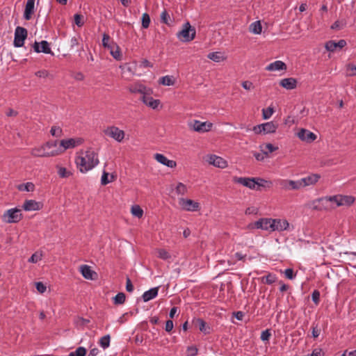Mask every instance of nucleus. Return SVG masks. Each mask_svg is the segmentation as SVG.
<instances>
[{
	"label": "nucleus",
	"mask_w": 356,
	"mask_h": 356,
	"mask_svg": "<svg viewBox=\"0 0 356 356\" xmlns=\"http://www.w3.org/2000/svg\"><path fill=\"white\" fill-rule=\"evenodd\" d=\"M77 168L82 173L94 168L99 163L98 155L92 149H88L86 152H82L76 159Z\"/></svg>",
	"instance_id": "f257e3e1"
},
{
	"label": "nucleus",
	"mask_w": 356,
	"mask_h": 356,
	"mask_svg": "<svg viewBox=\"0 0 356 356\" xmlns=\"http://www.w3.org/2000/svg\"><path fill=\"white\" fill-rule=\"evenodd\" d=\"M196 34L195 28L192 27L188 22L184 23L182 26V29L177 33V37L181 42H191L192 41Z\"/></svg>",
	"instance_id": "f03ea898"
},
{
	"label": "nucleus",
	"mask_w": 356,
	"mask_h": 356,
	"mask_svg": "<svg viewBox=\"0 0 356 356\" xmlns=\"http://www.w3.org/2000/svg\"><path fill=\"white\" fill-rule=\"evenodd\" d=\"M274 221L273 218H261L254 222L250 223L248 225L249 229H260L265 231L273 232V225Z\"/></svg>",
	"instance_id": "7ed1b4c3"
},
{
	"label": "nucleus",
	"mask_w": 356,
	"mask_h": 356,
	"mask_svg": "<svg viewBox=\"0 0 356 356\" xmlns=\"http://www.w3.org/2000/svg\"><path fill=\"white\" fill-rule=\"evenodd\" d=\"M3 220L8 223H16L19 222L22 218L21 210L17 208H13L7 210L3 216Z\"/></svg>",
	"instance_id": "20e7f679"
},
{
	"label": "nucleus",
	"mask_w": 356,
	"mask_h": 356,
	"mask_svg": "<svg viewBox=\"0 0 356 356\" xmlns=\"http://www.w3.org/2000/svg\"><path fill=\"white\" fill-rule=\"evenodd\" d=\"M105 135L114 139L117 142H122L124 140L125 134L123 130L120 129L118 127L115 126L108 127L104 131Z\"/></svg>",
	"instance_id": "39448f33"
},
{
	"label": "nucleus",
	"mask_w": 356,
	"mask_h": 356,
	"mask_svg": "<svg viewBox=\"0 0 356 356\" xmlns=\"http://www.w3.org/2000/svg\"><path fill=\"white\" fill-rule=\"evenodd\" d=\"M27 37V30L21 26H17L15 31L14 46L21 47L24 44V40Z\"/></svg>",
	"instance_id": "423d86ee"
},
{
	"label": "nucleus",
	"mask_w": 356,
	"mask_h": 356,
	"mask_svg": "<svg viewBox=\"0 0 356 356\" xmlns=\"http://www.w3.org/2000/svg\"><path fill=\"white\" fill-rule=\"evenodd\" d=\"M189 126L195 131L204 133L210 131L213 127V124L209 122L193 120L189 124Z\"/></svg>",
	"instance_id": "0eeeda50"
},
{
	"label": "nucleus",
	"mask_w": 356,
	"mask_h": 356,
	"mask_svg": "<svg viewBox=\"0 0 356 356\" xmlns=\"http://www.w3.org/2000/svg\"><path fill=\"white\" fill-rule=\"evenodd\" d=\"M179 204L182 209L188 211H196L200 209V204L190 199L180 198Z\"/></svg>",
	"instance_id": "6e6552de"
},
{
	"label": "nucleus",
	"mask_w": 356,
	"mask_h": 356,
	"mask_svg": "<svg viewBox=\"0 0 356 356\" xmlns=\"http://www.w3.org/2000/svg\"><path fill=\"white\" fill-rule=\"evenodd\" d=\"M49 145H44L40 147L33 148L31 151V154L33 156L37 157H49L56 155V152H46V149Z\"/></svg>",
	"instance_id": "1a4fd4ad"
},
{
	"label": "nucleus",
	"mask_w": 356,
	"mask_h": 356,
	"mask_svg": "<svg viewBox=\"0 0 356 356\" xmlns=\"http://www.w3.org/2000/svg\"><path fill=\"white\" fill-rule=\"evenodd\" d=\"M234 183L241 184L250 189H255L257 184V178L250 177H237L233 179Z\"/></svg>",
	"instance_id": "9d476101"
},
{
	"label": "nucleus",
	"mask_w": 356,
	"mask_h": 356,
	"mask_svg": "<svg viewBox=\"0 0 356 356\" xmlns=\"http://www.w3.org/2000/svg\"><path fill=\"white\" fill-rule=\"evenodd\" d=\"M207 161L215 167L220 168H225L227 166V162L220 156L215 154H209L207 156Z\"/></svg>",
	"instance_id": "9b49d317"
},
{
	"label": "nucleus",
	"mask_w": 356,
	"mask_h": 356,
	"mask_svg": "<svg viewBox=\"0 0 356 356\" xmlns=\"http://www.w3.org/2000/svg\"><path fill=\"white\" fill-rule=\"evenodd\" d=\"M140 99L146 106L153 109H156L160 104V101L159 99H154L151 96V90L149 88L147 90L146 93L141 96Z\"/></svg>",
	"instance_id": "f8f14e48"
},
{
	"label": "nucleus",
	"mask_w": 356,
	"mask_h": 356,
	"mask_svg": "<svg viewBox=\"0 0 356 356\" xmlns=\"http://www.w3.org/2000/svg\"><path fill=\"white\" fill-rule=\"evenodd\" d=\"M82 142L83 140L81 138H69L62 140L60 143V149H59V151L62 152L67 149L75 147L76 146L81 145Z\"/></svg>",
	"instance_id": "ddd939ff"
},
{
	"label": "nucleus",
	"mask_w": 356,
	"mask_h": 356,
	"mask_svg": "<svg viewBox=\"0 0 356 356\" xmlns=\"http://www.w3.org/2000/svg\"><path fill=\"white\" fill-rule=\"evenodd\" d=\"M347 44L346 41L345 40H339L338 42L334 40H329L325 44V48L331 52H334L339 49H341Z\"/></svg>",
	"instance_id": "4468645a"
},
{
	"label": "nucleus",
	"mask_w": 356,
	"mask_h": 356,
	"mask_svg": "<svg viewBox=\"0 0 356 356\" xmlns=\"http://www.w3.org/2000/svg\"><path fill=\"white\" fill-rule=\"evenodd\" d=\"M297 136L301 140L307 143H312L316 139L315 134L305 129H301L298 132Z\"/></svg>",
	"instance_id": "2eb2a0df"
},
{
	"label": "nucleus",
	"mask_w": 356,
	"mask_h": 356,
	"mask_svg": "<svg viewBox=\"0 0 356 356\" xmlns=\"http://www.w3.org/2000/svg\"><path fill=\"white\" fill-rule=\"evenodd\" d=\"M273 232H282L289 229V223L285 219L273 218Z\"/></svg>",
	"instance_id": "dca6fc26"
},
{
	"label": "nucleus",
	"mask_w": 356,
	"mask_h": 356,
	"mask_svg": "<svg viewBox=\"0 0 356 356\" xmlns=\"http://www.w3.org/2000/svg\"><path fill=\"white\" fill-rule=\"evenodd\" d=\"M148 89L145 86L138 82L134 83L128 86V90L131 93L140 94L142 96L147 92Z\"/></svg>",
	"instance_id": "f3484780"
},
{
	"label": "nucleus",
	"mask_w": 356,
	"mask_h": 356,
	"mask_svg": "<svg viewBox=\"0 0 356 356\" xmlns=\"http://www.w3.org/2000/svg\"><path fill=\"white\" fill-rule=\"evenodd\" d=\"M33 48L37 53L52 54L49 44L46 40H42L40 42H35Z\"/></svg>",
	"instance_id": "a211bd4d"
},
{
	"label": "nucleus",
	"mask_w": 356,
	"mask_h": 356,
	"mask_svg": "<svg viewBox=\"0 0 356 356\" xmlns=\"http://www.w3.org/2000/svg\"><path fill=\"white\" fill-rule=\"evenodd\" d=\"M154 158L160 163L168 168H175L177 166L176 161L168 159L165 156L162 154L156 153L154 155Z\"/></svg>",
	"instance_id": "6ab92c4d"
},
{
	"label": "nucleus",
	"mask_w": 356,
	"mask_h": 356,
	"mask_svg": "<svg viewBox=\"0 0 356 356\" xmlns=\"http://www.w3.org/2000/svg\"><path fill=\"white\" fill-rule=\"evenodd\" d=\"M320 177L321 176L318 174H311L300 179L302 188L315 184L319 180Z\"/></svg>",
	"instance_id": "aec40b11"
},
{
	"label": "nucleus",
	"mask_w": 356,
	"mask_h": 356,
	"mask_svg": "<svg viewBox=\"0 0 356 356\" xmlns=\"http://www.w3.org/2000/svg\"><path fill=\"white\" fill-rule=\"evenodd\" d=\"M35 0H27L24 12V18L26 20H30L35 11Z\"/></svg>",
	"instance_id": "412c9836"
},
{
	"label": "nucleus",
	"mask_w": 356,
	"mask_h": 356,
	"mask_svg": "<svg viewBox=\"0 0 356 356\" xmlns=\"http://www.w3.org/2000/svg\"><path fill=\"white\" fill-rule=\"evenodd\" d=\"M282 186L286 190H298L302 188V184L300 179L297 181L293 180H282Z\"/></svg>",
	"instance_id": "4be33fe9"
},
{
	"label": "nucleus",
	"mask_w": 356,
	"mask_h": 356,
	"mask_svg": "<svg viewBox=\"0 0 356 356\" xmlns=\"http://www.w3.org/2000/svg\"><path fill=\"white\" fill-rule=\"evenodd\" d=\"M193 323L199 330L204 334H209L211 333V328L202 318H196L193 320Z\"/></svg>",
	"instance_id": "5701e85b"
},
{
	"label": "nucleus",
	"mask_w": 356,
	"mask_h": 356,
	"mask_svg": "<svg viewBox=\"0 0 356 356\" xmlns=\"http://www.w3.org/2000/svg\"><path fill=\"white\" fill-rule=\"evenodd\" d=\"M25 211H38L42 208V204L33 200H26L22 206Z\"/></svg>",
	"instance_id": "b1692460"
},
{
	"label": "nucleus",
	"mask_w": 356,
	"mask_h": 356,
	"mask_svg": "<svg viewBox=\"0 0 356 356\" xmlns=\"http://www.w3.org/2000/svg\"><path fill=\"white\" fill-rule=\"evenodd\" d=\"M280 85L286 90H293L297 86V80L294 78H285L280 81Z\"/></svg>",
	"instance_id": "393cba45"
},
{
	"label": "nucleus",
	"mask_w": 356,
	"mask_h": 356,
	"mask_svg": "<svg viewBox=\"0 0 356 356\" xmlns=\"http://www.w3.org/2000/svg\"><path fill=\"white\" fill-rule=\"evenodd\" d=\"M286 69V64L282 60H276L273 63H270L266 67L267 71H278L284 70Z\"/></svg>",
	"instance_id": "a878e982"
},
{
	"label": "nucleus",
	"mask_w": 356,
	"mask_h": 356,
	"mask_svg": "<svg viewBox=\"0 0 356 356\" xmlns=\"http://www.w3.org/2000/svg\"><path fill=\"white\" fill-rule=\"evenodd\" d=\"M159 293V286L152 288L145 292L142 296L143 300L144 302H148L154 298H156Z\"/></svg>",
	"instance_id": "bb28decb"
},
{
	"label": "nucleus",
	"mask_w": 356,
	"mask_h": 356,
	"mask_svg": "<svg viewBox=\"0 0 356 356\" xmlns=\"http://www.w3.org/2000/svg\"><path fill=\"white\" fill-rule=\"evenodd\" d=\"M278 125L274 122H268L263 123L262 128L264 129V134H273L276 131Z\"/></svg>",
	"instance_id": "cd10ccee"
},
{
	"label": "nucleus",
	"mask_w": 356,
	"mask_h": 356,
	"mask_svg": "<svg viewBox=\"0 0 356 356\" xmlns=\"http://www.w3.org/2000/svg\"><path fill=\"white\" fill-rule=\"evenodd\" d=\"M80 272L82 276L87 280H92V275L94 271H92L90 267L88 265H82L80 266Z\"/></svg>",
	"instance_id": "c85d7f7f"
},
{
	"label": "nucleus",
	"mask_w": 356,
	"mask_h": 356,
	"mask_svg": "<svg viewBox=\"0 0 356 356\" xmlns=\"http://www.w3.org/2000/svg\"><path fill=\"white\" fill-rule=\"evenodd\" d=\"M355 202V197L351 195H340V200L338 207L346 205L350 206Z\"/></svg>",
	"instance_id": "c756f323"
},
{
	"label": "nucleus",
	"mask_w": 356,
	"mask_h": 356,
	"mask_svg": "<svg viewBox=\"0 0 356 356\" xmlns=\"http://www.w3.org/2000/svg\"><path fill=\"white\" fill-rule=\"evenodd\" d=\"M207 58L216 63H220L225 60V57L221 53L217 51L209 53L207 55Z\"/></svg>",
	"instance_id": "7c9ffc66"
},
{
	"label": "nucleus",
	"mask_w": 356,
	"mask_h": 356,
	"mask_svg": "<svg viewBox=\"0 0 356 356\" xmlns=\"http://www.w3.org/2000/svg\"><path fill=\"white\" fill-rule=\"evenodd\" d=\"M260 149L264 154L268 155L269 153L278 149V147H275L271 143H266L260 145Z\"/></svg>",
	"instance_id": "2f4dec72"
},
{
	"label": "nucleus",
	"mask_w": 356,
	"mask_h": 356,
	"mask_svg": "<svg viewBox=\"0 0 356 356\" xmlns=\"http://www.w3.org/2000/svg\"><path fill=\"white\" fill-rule=\"evenodd\" d=\"M250 31L254 34H260L262 31V26L259 21H256L250 25Z\"/></svg>",
	"instance_id": "473e14b6"
},
{
	"label": "nucleus",
	"mask_w": 356,
	"mask_h": 356,
	"mask_svg": "<svg viewBox=\"0 0 356 356\" xmlns=\"http://www.w3.org/2000/svg\"><path fill=\"white\" fill-rule=\"evenodd\" d=\"M159 83L163 86H173L175 84V79L172 76H164L160 78Z\"/></svg>",
	"instance_id": "72a5a7b5"
},
{
	"label": "nucleus",
	"mask_w": 356,
	"mask_h": 356,
	"mask_svg": "<svg viewBox=\"0 0 356 356\" xmlns=\"http://www.w3.org/2000/svg\"><path fill=\"white\" fill-rule=\"evenodd\" d=\"M261 279L263 283H265L266 284H272L273 283L276 282L277 276L275 274L268 273L266 276L262 277Z\"/></svg>",
	"instance_id": "f704fd0d"
},
{
	"label": "nucleus",
	"mask_w": 356,
	"mask_h": 356,
	"mask_svg": "<svg viewBox=\"0 0 356 356\" xmlns=\"http://www.w3.org/2000/svg\"><path fill=\"white\" fill-rule=\"evenodd\" d=\"M187 191L186 186L181 182H179L175 187V193L178 195H184L187 193Z\"/></svg>",
	"instance_id": "c9c22d12"
},
{
	"label": "nucleus",
	"mask_w": 356,
	"mask_h": 356,
	"mask_svg": "<svg viewBox=\"0 0 356 356\" xmlns=\"http://www.w3.org/2000/svg\"><path fill=\"white\" fill-rule=\"evenodd\" d=\"M161 22L167 25H170L171 22V17L168 11L164 9L160 15Z\"/></svg>",
	"instance_id": "e433bc0d"
},
{
	"label": "nucleus",
	"mask_w": 356,
	"mask_h": 356,
	"mask_svg": "<svg viewBox=\"0 0 356 356\" xmlns=\"http://www.w3.org/2000/svg\"><path fill=\"white\" fill-rule=\"evenodd\" d=\"M131 212L134 216L137 217L138 218H142L143 215V210L140 208L139 205L137 204L132 206Z\"/></svg>",
	"instance_id": "4c0bfd02"
},
{
	"label": "nucleus",
	"mask_w": 356,
	"mask_h": 356,
	"mask_svg": "<svg viewBox=\"0 0 356 356\" xmlns=\"http://www.w3.org/2000/svg\"><path fill=\"white\" fill-rule=\"evenodd\" d=\"M110 341H111V337L109 334H106L102 337L100 338L99 344L101 347H102L104 349H106L109 347L110 346Z\"/></svg>",
	"instance_id": "58836bf2"
},
{
	"label": "nucleus",
	"mask_w": 356,
	"mask_h": 356,
	"mask_svg": "<svg viewBox=\"0 0 356 356\" xmlns=\"http://www.w3.org/2000/svg\"><path fill=\"white\" fill-rule=\"evenodd\" d=\"M321 201H324L325 202H331L334 204L336 206L338 207V203L340 200V195H333V196H329V197H325L321 199Z\"/></svg>",
	"instance_id": "ea45409f"
},
{
	"label": "nucleus",
	"mask_w": 356,
	"mask_h": 356,
	"mask_svg": "<svg viewBox=\"0 0 356 356\" xmlns=\"http://www.w3.org/2000/svg\"><path fill=\"white\" fill-rule=\"evenodd\" d=\"M125 294L122 292H120L113 298V302L115 305H122L125 302Z\"/></svg>",
	"instance_id": "a19ab883"
},
{
	"label": "nucleus",
	"mask_w": 356,
	"mask_h": 356,
	"mask_svg": "<svg viewBox=\"0 0 356 356\" xmlns=\"http://www.w3.org/2000/svg\"><path fill=\"white\" fill-rule=\"evenodd\" d=\"M44 145H49L48 147L46 149V152H56V155L60 153V151H59V149L57 147L56 142H47Z\"/></svg>",
	"instance_id": "79ce46f5"
},
{
	"label": "nucleus",
	"mask_w": 356,
	"mask_h": 356,
	"mask_svg": "<svg viewBox=\"0 0 356 356\" xmlns=\"http://www.w3.org/2000/svg\"><path fill=\"white\" fill-rule=\"evenodd\" d=\"M35 189V186L31 182H27L26 184H22L19 186V190L31 192L33 191Z\"/></svg>",
	"instance_id": "37998d69"
},
{
	"label": "nucleus",
	"mask_w": 356,
	"mask_h": 356,
	"mask_svg": "<svg viewBox=\"0 0 356 356\" xmlns=\"http://www.w3.org/2000/svg\"><path fill=\"white\" fill-rule=\"evenodd\" d=\"M58 175L61 178H67L72 175V173L64 167H58Z\"/></svg>",
	"instance_id": "c03bdc74"
},
{
	"label": "nucleus",
	"mask_w": 356,
	"mask_h": 356,
	"mask_svg": "<svg viewBox=\"0 0 356 356\" xmlns=\"http://www.w3.org/2000/svg\"><path fill=\"white\" fill-rule=\"evenodd\" d=\"M150 24V17L149 14L145 13L142 15V26L144 29H147Z\"/></svg>",
	"instance_id": "a18cd8bd"
},
{
	"label": "nucleus",
	"mask_w": 356,
	"mask_h": 356,
	"mask_svg": "<svg viewBox=\"0 0 356 356\" xmlns=\"http://www.w3.org/2000/svg\"><path fill=\"white\" fill-rule=\"evenodd\" d=\"M42 257V254L41 252H36L31 255V257L29 259L28 261L30 263L35 264L38 261H40Z\"/></svg>",
	"instance_id": "49530a36"
},
{
	"label": "nucleus",
	"mask_w": 356,
	"mask_h": 356,
	"mask_svg": "<svg viewBox=\"0 0 356 356\" xmlns=\"http://www.w3.org/2000/svg\"><path fill=\"white\" fill-rule=\"evenodd\" d=\"M257 186H258L270 188L273 185L271 181L265 180L261 178H257Z\"/></svg>",
	"instance_id": "de8ad7c7"
},
{
	"label": "nucleus",
	"mask_w": 356,
	"mask_h": 356,
	"mask_svg": "<svg viewBox=\"0 0 356 356\" xmlns=\"http://www.w3.org/2000/svg\"><path fill=\"white\" fill-rule=\"evenodd\" d=\"M50 133L53 136L60 137L62 135V129L60 127L53 126L51 128Z\"/></svg>",
	"instance_id": "09e8293b"
},
{
	"label": "nucleus",
	"mask_w": 356,
	"mask_h": 356,
	"mask_svg": "<svg viewBox=\"0 0 356 356\" xmlns=\"http://www.w3.org/2000/svg\"><path fill=\"white\" fill-rule=\"evenodd\" d=\"M274 110L271 107L262 110V117L264 120L269 119L273 114Z\"/></svg>",
	"instance_id": "8fccbe9b"
},
{
	"label": "nucleus",
	"mask_w": 356,
	"mask_h": 356,
	"mask_svg": "<svg viewBox=\"0 0 356 356\" xmlns=\"http://www.w3.org/2000/svg\"><path fill=\"white\" fill-rule=\"evenodd\" d=\"M321 334V329L318 328V324H315L314 323L312 324V336L314 339L319 337Z\"/></svg>",
	"instance_id": "3c124183"
},
{
	"label": "nucleus",
	"mask_w": 356,
	"mask_h": 356,
	"mask_svg": "<svg viewBox=\"0 0 356 356\" xmlns=\"http://www.w3.org/2000/svg\"><path fill=\"white\" fill-rule=\"evenodd\" d=\"M86 349L84 347H79L74 353H71L70 356H86Z\"/></svg>",
	"instance_id": "603ef678"
},
{
	"label": "nucleus",
	"mask_w": 356,
	"mask_h": 356,
	"mask_svg": "<svg viewBox=\"0 0 356 356\" xmlns=\"http://www.w3.org/2000/svg\"><path fill=\"white\" fill-rule=\"evenodd\" d=\"M110 54L117 60H120L122 59V54L120 52V47H118V45L116 47V49L111 51Z\"/></svg>",
	"instance_id": "864d4df0"
},
{
	"label": "nucleus",
	"mask_w": 356,
	"mask_h": 356,
	"mask_svg": "<svg viewBox=\"0 0 356 356\" xmlns=\"http://www.w3.org/2000/svg\"><path fill=\"white\" fill-rule=\"evenodd\" d=\"M158 257L162 259L166 260L170 258V255L168 251L164 249L158 250Z\"/></svg>",
	"instance_id": "5fc2aeb1"
},
{
	"label": "nucleus",
	"mask_w": 356,
	"mask_h": 356,
	"mask_svg": "<svg viewBox=\"0 0 356 356\" xmlns=\"http://www.w3.org/2000/svg\"><path fill=\"white\" fill-rule=\"evenodd\" d=\"M320 292L318 290H314L312 293V301L315 303L316 305H318L320 302Z\"/></svg>",
	"instance_id": "6e6d98bb"
},
{
	"label": "nucleus",
	"mask_w": 356,
	"mask_h": 356,
	"mask_svg": "<svg viewBox=\"0 0 356 356\" xmlns=\"http://www.w3.org/2000/svg\"><path fill=\"white\" fill-rule=\"evenodd\" d=\"M74 22L76 24L77 26L81 27L83 26L84 22L81 20L83 18V16L79 14H75L74 16Z\"/></svg>",
	"instance_id": "4d7b16f0"
},
{
	"label": "nucleus",
	"mask_w": 356,
	"mask_h": 356,
	"mask_svg": "<svg viewBox=\"0 0 356 356\" xmlns=\"http://www.w3.org/2000/svg\"><path fill=\"white\" fill-rule=\"evenodd\" d=\"M270 336H271L270 331L269 330H266L262 331L260 338L264 341H268Z\"/></svg>",
	"instance_id": "13d9d810"
},
{
	"label": "nucleus",
	"mask_w": 356,
	"mask_h": 356,
	"mask_svg": "<svg viewBox=\"0 0 356 356\" xmlns=\"http://www.w3.org/2000/svg\"><path fill=\"white\" fill-rule=\"evenodd\" d=\"M108 172H106L105 171L103 172L102 175V178H101V184L102 185H106L108 184V183L111 182L112 180H109L108 179Z\"/></svg>",
	"instance_id": "bf43d9fd"
},
{
	"label": "nucleus",
	"mask_w": 356,
	"mask_h": 356,
	"mask_svg": "<svg viewBox=\"0 0 356 356\" xmlns=\"http://www.w3.org/2000/svg\"><path fill=\"white\" fill-rule=\"evenodd\" d=\"M35 286L38 292L40 293H43L45 292L47 287L46 286L41 282H38L35 283Z\"/></svg>",
	"instance_id": "052dcab7"
},
{
	"label": "nucleus",
	"mask_w": 356,
	"mask_h": 356,
	"mask_svg": "<svg viewBox=\"0 0 356 356\" xmlns=\"http://www.w3.org/2000/svg\"><path fill=\"white\" fill-rule=\"evenodd\" d=\"M257 212H258V209L254 207H248L245 211V213L246 215H254V214H257Z\"/></svg>",
	"instance_id": "680f3d73"
},
{
	"label": "nucleus",
	"mask_w": 356,
	"mask_h": 356,
	"mask_svg": "<svg viewBox=\"0 0 356 356\" xmlns=\"http://www.w3.org/2000/svg\"><path fill=\"white\" fill-rule=\"evenodd\" d=\"M111 38L108 34L104 33L103 38H102V45L104 47H106V46H108V44H110L111 42H110Z\"/></svg>",
	"instance_id": "e2e57ef3"
},
{
	"label": "nucleus",
	"mask_w": 356,
	"mask_h": 356,
	"mask_svg": "<svg viewBox=\"0 0 356 356\" xmlns=\"http://www.w3.org/2000/svg\"><path fill=\"white\" fill-rule=\"evenodd\" d=\"M241 86L245 90H250L253 89V88H254L253 83L249 81H243L241 83Z\"/></svg>",
	"instance_id": "0e129e2a"
},
{
	"label": "nucleus",
	"mask_w": 356,
	"mask_h": 356,
	"mask_svg": "<svg viewBox=\"0 0 356 356\" xmlns=\"http://www.w3.org/2000/svg\"><path fill=\"white\" fill-rule=\"evenodd\" d=\"M284 273L285 277L289 280H293L295 277V275L293 273V270L292 268H286L284 270Z\"/></svg>",
	"instance_id": "69168bd1"
},
{
	"label": "nucleus",
	"mask_w": 356,
	"mask_h": 356,
	"mask_svg": "<svg viewBox=\"0 0 356 356\" xmlns=\"http://www.w3.org/2000/svg\"><path fill=\"white\" fill-rule=\"evenodd\" d=\"M345 22H340L339 20L334 22L331 26L332 29H341L345 26Z\"/></svg>",
	"instance_id": "338daca9"
},
{
	"label": "nucleus",
	"mask_w": 356,
	"mask_h": 356,
	"mask_svg": "<svg viewBox=\"0 0 356 356\" xmlns=\"http://www.w3.org/2000/svg\"><path fill=\"white\" fill-rule=\"evenodd\" d=\"M187 353L189 356H195L197 354V348L195 346H189L187 348Z\"/></svg>",
	"instance_id": "774afa93"
}]
</instances>
